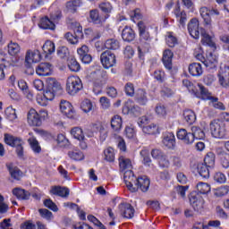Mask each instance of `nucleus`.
<instances>
[{"mask_svg": "<svg viewBox=\"0 0 229 229\" xmlns=\"http://www.w3.org/2000/svg\"><path fill=\"white\" fill-rule=\"evenodd\" d=\"M137 26L140 44V46L138 47V56L140 60H144L146 53H149V49H151V42L153 40L151 28L146 25L142 21H139Z\"/></svg>", "mask_w": 229, "mask_h": 229, "instance_id": "obj_1", "label": "nucleus"}, {"mask_svg": "<svg viewBox=\"0 0 229 229\" xmlns=\"http://www.w3.org/2000/svg\"><path fill=\"white\" fill-rule=\"evenodd\" d=\"M4 143L11 148H16V155L21 160H24V141L16 136L9 133L4 135Z\"/></svg>", "mask_w": 229, "mask_h": 229, "instance_id": "obj_2", "label": "nucleus"}, {"mask_svg": "<svg viewBox=\"0 0 229 229\" xmlns=\"http://www.w3.org/2000/svg\"><path fill=\"white\" fill-rule=\"evenodd\" d=\"M209 130L214 139H226L228 137L226 123L219 119H215L210 122Z\"/></svg>", "mask_w": 229, "mask_h": 229, "instance_id": "obj_3", "label": "nucleus"}, {"mask_svg": "<svg viewBox=\"0 0 229 229\" xmlns=\"http://www.w3.org/2000/svg\"><path fill=\"white\" fill-rule=\"evenodd\" d=\"M70 29L72 30L73 34L67 32L64 35V38L69 42V44H78L80 40L83 39V27L80 22L72 21L70 23Z\"/></svg>", "mask_w": 229, "mask_h": 229, "instance_id": "obj_4", "label": "nucleus"}, {"mask_svg": "<svg viewBox=\"0 0 229 229\" xmlns=\"http://www.w3.org/2000/svg\"><path fill=\"white\" fill-rule=\"evenodd\" d=\"M47 110H39V112H37L35 108H31L27 115L28 124L36 127L42 126V123L47 119Z\"/></svg>", "mask_w": 229, "mask_h": 229, "instance_id": "obj_5", "label": "nucleus"}, {"mask_svg": "<svg viewBox=\"0 0 229 229\" xmlns=\"http://www.w3.org/2000/svg\"><path fill=\"white\" fill-rule=\"evenodd\" d=\"M60 90H62V85L58 83L56 79L49 78L47 81V87L43 91V95L48 99V101H53Z\"/></svg>", "mask_w": 229, "mask_h": 229, "instance_id": "obj_6", "label": "nucleus"}, {"mask_svg": "<svg viewBox=\"0 0 229 229\" xmlns=\"http://www.w3.org/2000/svg\"><path fill=\"white\" fill-rule=\"evenodd\" d=\"M83 90V82L78 76L72 75L66 80V92L69 96H76L78 92Z\"/></svg>", "mask_w": 229, "mask_h": 229, "instance_id": "obj_7", "label": "nucleus"}, {"mask_svg": "<svg viewBox=\"0 0 229 229\" xmlns=\"http://www.w3.org/2000/svg\"><path fill=\"white\" fill-rule=\"evenodd\" d=\"M199 90L195 89L193 92V95L195 98H198L199 99H203V101H210V103H216V101H219V98L213 97L212 93L208 91L205 86L201 84H198Z\"/></svg>", "mask_w": 229, "mask_h": 229, "instance_id": "obj_8", "label": "nucleus"}, {"mask_svg": "<svg viewBox=\"0 0 229 229\" xmlns=\"http://www.w3.org/2000/svg\"><path fill=\"white\" fill-rule=\"evenodd\" d=\"M109 18L110 15L103 14L102 13H99V10L98 9H92L89 11V17L88 21L96 26H103Z\"/></svg>", "mask_w": 229, "mask_h": 229, "instance_id": "obj_9", "label": "nucleus"}, {"mask_svg": "<svg viewBox=\"0 0 229 229\" xmlns=\"http://www.w3.org/2000/svg\"><path fill=\"white\" fill-rule=\"evenodd\" d=\"M100 62L104 69H110L117 64V57L112 51L106 50L100 55Z\"/></svg>", "mask_w": 229, "mask_h": 229, "instance_id": "obj_10", "label": "nucleus"}, {"mask_svg": "<svg viewBox=\"0 0 229 229\" xmlns=\"http://www.w3.org/2000/svg\"><path fill=\"white\" fill-rule=\"evenodd\" d=\"M190 205L195 212H203L205 199L198 192H191L189 197Z\"/></svg>", "mask_w": 229, "mask_h": 229, "instance_id": "obj_11", "label": "nucleus"}, {"mask_svg": "<svg viewBox=\"0 0 229 229\" xmlns=\"http://www.w3.org/2000/svg\"><path fill=\"white\" fill-rule=\"evenodd\" d=\"M199 13L205 22V26L207 28H212V17L214 15H219V11L217 9L210 10L208 7H201Z\"/></svg>", "mask_w": 229, "mask_h": 229, "instance_id": "obj_12", "label": "nucleus"}, {"mask_svg": "<svg viewBox=\"0 0 229 229\" xmlns=\"http://www.w3.org/2000/svg\"><path fill=\"white\" fill-rule=\"evenodd\" d=\"M138 178L135 176V174H133V171L131 170H126L123 174V182L127 187V189L131 192H137V188H135V185L137 183Z\"/></svg>", "mask_w": 229, "mask_h": 229, "instance_id": "obj_13", "label": "nucleus"}, {"mask_svg": "<svg viewBox=\"0 0 229 229\" xmlns=\"http://www.w3.org/2000/svg\"><path fill=\"white\" fill-rule=\"evenodd\" d=\"M162 144L166 149L176 148V136L173 131H165L162 134Z\"/></svg>", "mask_w": 229, "mask_h": 229, "instance_id": "obj_14", "label": "nucleus"}, {"mask_svg": "<svg viewBox=\"0 0 229 229\" xmlns=\"http://www.w3.org/2000/svg\"><path fill=\"white\" fill-rule=\"evenodd\" d=\"M188 31L192 38L198 40L201 35V28H199V21L198 18H192L188 23Z\"/></svg>", "mask_w": 229, "mask_h": 229, "instance_id": "obj_15", "label": "nucleus"}, {"mask_svg": "<svg viewBox=\"0 0 229 229\" xmlns=\"http://www.w3.org/2000/svg\"><path fill=\"white\" fill-rule=\"evenodd\" d=\"M60 110L64 115L68 117V119H76V110H74V107L71 102L62 100L60 103Z\"/></svg>", "mask_w": 229, "mask_h": 229, "instance_id": "obj_16", "label": "nucleus"}, {"mask_svg": "<svg viewBox=\"0 0 229 229\" xmlns=\"http://www.w3.org/2000/svg\"><path fill=\"white\" fill-rule=\"evenodd\" d=\"M176 137L178 140H182L186 146H191V144L194 143V136H192V132L187 131L184 128L177 130Z\"/></svg>", "mask_w": 229, "mask_h": 229, "instance_id": "obj_17", "label": "nucleus"}, {"mask_svg": "<svg viewBox=\"0 0 229 229\" xmlns=\"http://www.w3.org/2000/svg\"><path fill=\"white\" fill-rule=\"evenodd\" d=\"M173 13L179 23V26H182V28H185V24L187 23V13L182 10L180 6V4H177L175 7L174 8Z\"/></svg>", "mask_w": 229, "mask_h": 229, "instance_id": "obj_18", "label": "nucleus"}, {"mask_svg": "<svg viewBox=\"0 0 229 229\" xmlns=\"http://www.w3.org/2000/svg\"><path fill=\"white\" fill-rule=\"evenodd\" d=\"M119 209L122 217L124 219H133L135 216V208L130 203H121L119 205Z\"/></svg>", "mask_w": 229, "mask_h": 229, "instance_id": "obj_19", "label": "nucleus"}, {"mask_svg": "<svg viewBox=\"0 0 229 229\" xmlns=\"http://www.w3.org/2000/svg\"><path fill=\"white\" fill-rule=\"evenodd\" d=\"M149 185H151V181L148 176L143 175L138 177L134 189L141 191V192H148V191H149Z\"/></svg>", "mask_w": 229, "mask_h": 229, "instance_id": "obj_20", "label": "nucleus"}, {"mask_svg": "<svg viewBox=\"0 0 229 229\" xmlns=\"http://www.w3.org/2000/svg\"><path fill=\"white\" fill-rule=\"evenodd\" d=\"M38 76H51L53 74V64L51 63H41L36 68Z\"/></svg>", "mask_w": 229, "mask_h": 229, "instance_id": "obj_21", "label": "nucleus"}, {"mask_svg": "<svg viewBox=\"0 0 229 229\" xmlns=\"http://www.w3.org/2000/svg\"><path fill=\"white\" fill-rule=\"evenodd\" d=\"M204 65L208 71L217 69V56L212 52H207Z\"/></svg>", "mask_w": 229, "mask_h": 229, "instance_id": "obj_22", "label": "nucleus"}, {"mask_svg": "<svg viewBox=\"0 0 229 229\" xmlns=\"http://www.w3.org/2000/svg\"><path fill=\"white\" fill-rule=\"evenodd\" d=\"M174 56V54L173 51L169 49H165L163 52V57H162V63L164 64V67L167 71H172L173 70V58Z\"/></svg>", "mask_w": 229, "mask_h": 229, "instance_id": "obj_23", "label": "nucleus"}, {"mask_svg": "<svg viewBox=\"0 0 229 229\" xmlns=\"http://www.w3.org/2000/svg\"><path fill=\"white\" fill-rule=\"evenodd\" d=\"M42 60V55L38 50H28L25 56V62L27 64H38Z\"/></svg>", "mask_w": 229, "mask_h": 229, "instance_id": "obj_24", "label": "nucleus"}, {"mask_svg": "<svg viewBox=\"0 0 229 229\" xmlns=\"http://www.w3.org/2000/svg\"><path fill=\"white\" fill-rule=\"evenodd\" d=\"M134 100L138 105L146 106L148 105V93L144 89H138L134 94Z\"/></svg>", "mask_w": 229, "mask_h": 229, "instance_id": "obj_25", "label": "nucleus"}, {"mask_svg": "<svg viewBox=\"0 0 229 229\" xmlns=\"http://www.w3.org/2000/svg\"><path fill=\"white\" fill-rule=\"evenodd\" d=\"M77 53L81 60L82 64H89L92 62V55L89 54V47L83 45L81 48L77 50Z\"/></svg>", "mask_w": 229, "mask_h": 229, "instance_id": "obj_26", "label": "nucleus"}, {"mask_svg": "<svg viewBox=\"0 0 229 229\" xmlns=\"http://www.w3.org/2000/svg\"><path fill=\"white\" fill-rule=\"evenodd\" d=\"M38 28L41 30H50V31H55L56 30V25L51 18L45 16L39 20Z\"/></svg>", "mask_w": 229, "mask_h": 229, "instance_id": "obj_27", "label": "nucleus"}, {"mask_svg": "<svg viewBox=\"0 0 229 229\" xmlns=\"http://www.w3.org/2000/svg\"><path fill=\"white\" fill-rule=\"evenodd\" d=\"M200 35L202 37L201 38V44L202 46H208V47H211L212 49H216V43L214 40H212V36H209L208 33H207V30L203 28H200Z\"/></svg>", "mask_w": 229, "mask_h": 229, "instance_id": "obj_28", "label": "nucleus"}, {"mask_svg": "<svg viewBox=\"0 0 229 229\" xmlns=\"http://www.w3.org/2000/svg\"><path fill=\"white\" fill-rule=\"evenodd\" d=\"M6 168L9 172V174L11 175V178L16 180L17 182L21 180V177L22 176V171H21L19 167L13 165V163L6 164Z\"/></svg>", "mask_w": 229, "mask_h": 229, "instance_id": "obj_29", "label": "nucleus"}, {"mask_svg": "<svg viewBox=\"0 0 229 229\" xmlns=\"http://www.w3.org/2000/svg\"><path fill=\"white\" fill-rule=\"evenodd\" d=\"M50 194L59 196V198H68L70 194L69 188L62 186H52Z\"/></svg>", "mask_w": 229, "mask_h": 229, "instance_id": "obj_30", "label": "nucleus"}, {"mask_svg": "<svg viewBox=\"0 0 229 229\" xmlns=\"http://www.w3.org/2000/svg\"><path fill=\"white\" fill-rule=\"evenodd\" d=\"M135 30L131 27L125 26L122 31V38L124 42H133L135 40Z\"/></svg>", "mask_w": 229, "mask_h": 229, "instance_id": "obj_31", "label": "nucleus"}, {"mask_svg": "<svg viewBox=\"0 0 229 229\" xmlns=\"http://www.w3.org/2000/svg\"><path fill=\"white\" fill-rule=\"evenodd\" d=\"M210 169H213V168L208 167V165H207L203 163H199L197 165V171H198L199 176H201V178H203V180H208L210 178Z\"/></svg>", "mask_w": 229, "mask_h": 229, "instance_id": "obj_32", "label": "nucleus"}, {"mask_svg": "<svg viewBox=\"0 0 229 229\" xmlns=\"http://www.w3.org/2000/svg\"><path fill=\"white\" fill-rule=\"evenodd\" d=\"M218 157H220V164L224 169H228L229 167V154L225 151V149L219 148L216 149Z\"/></svg>", "mask_w": 229, "mask_h": 229, "instance_id": "obj_33", "label": "nucleus"}, {"mask_svg": "<svg viewBox=\"0 0 229 229\" xmlns=\"http://www.w3.org/2000/svg\"><path fill=\"white\" fill-rule=\"evenodd\" d=\"M83 5V2L81 0H72L66 3V10L70 13H76L78 9Z\"/></svg>", "mask_w": 229, "mask_h": 229, "instance_id": "obj_34", "label": "nucleus"}, {"mask_svg": "<svg viewBox=\"0 0 229 229\" xmlns=\"http://www.w3.org/2000/svg\"><path fill=\"white\" fill-rule=\"evenodd\" d=\"M188 71L191 76L198 77L203 74V67H201V64L193 63L189 65Z\"/></svg>", "mask_w": 229, "mask_h": 229, "instance_id": "obj_35", "label": "nucleus"}, {"mask_svg": "<svg viewBox=\"0 0 229 229\" xmlns=\"http://www.w3.org/2000/svg\"><path fill=\"white\" fill-rule=\"evenodd\" d=\"M13 196H16L18 199L28 200L31 198V193L24 189L14 188L13 190Z\"/></svg>", "mask_w": 229, "mask_h": 229, "instance_id": "obj_36", "label": "nucleus"}, {"mask_svg": "<svg viewBox=\"0 0 229 229\" xmlns=\"http://www.w3.org/2000/svg\"><path fill=\"white\" fill-rule=\"evenodd\" d=\"M104 47L108 51H117L121 47V43L116 38H109L105 41Z\"/></svg>", "mask_w": 229, "mask_h": 229, "instance_id": "obj_37", "label": "nucleus"}, {"mask_svg": "<svg viewBox=\"0 0 229 229\" xmlns=\"http://www.w3.org/2000/svg\"><path fill=\"white\" fill-rule=\"evenodd\" d=\"M68 157L71 160H74V162H81V160H85V155L80 149L68 151Z\"/></svg>", "mask_w": 229, "mask_h": 229, "instance_id": "obj_38", "label": "nucleus"}, {"mask_svg": "<svg viewBox=\"0 0 229 229\" xmlns=\"http://www.w3.org/2000/svg\"><path fill=\"white\" fill-rule=\"evenodd\" d=\"M203 164L205 165H208V167H211V169H214L216 167V154L212 151L208 152L204 157Z\"/></svg>", "mask_w": 229, "mask_h": 229, "instance_id": "obj_39", "label": "nucleus"}, {"mask_svg": "<svg viewBox=\"0 0 229 229\" xmlns=\"http://www.w3.org/2000/svg\"><path fill=\"white\" fill-rule=\"evenodd\" d=\"M42 50L45 53V56H49V55H52L53 53H55V51H56L55 42L51 40H47L42 47Z\"/></svg>", "mask_w": 229, "mask_h": 229, "instance_id": "obj_40", "label": "nucleus"}, {"mask_svg": "<svg viewBox=\"0 0 229 229\" xmlns=\"http://www.w3.org/2000/svg\"><path fill=\"white\" fill-rule=\"evenodd\" d=\"M111 128L114 131H121V128H123V118L115 114L111 119Z\"/></svg>", "mask_w": 229, "mask_h": 229, "instance_id": "obj_41", "label": "nucleus"}, {"mask_svg": "<svg viewBox=\"0 0 229 229\" xmlns=\"http://www.w3.org/2000/svg\"><path fill=\"white\" fill-rule=\"evenodd\" d=\"M191 130L193 137V142L195 140H203L205 139V131L201 128L198 126H191Z\"/></svg>", "mask_w": 229, "mask_h": 229, "instance_id": "obj_42", "label": "nucleus"}, {"mask_svg": "<svg viewBox=\"0 0 229 229\" xmlns=\"http://www.w3.org/2000/svg\"><path fill=\"white\" fill-rule=\"evenodd\" d=\"M183 118L187 124H194L196 123V113L191 109H186L183 112Z\"/></svg>", "mask_w": 229, "mask_h": 229, "instance_id": "obj_43", "label": "nucleus"}, {"mask_svg": "<svg viewBox=\"0 0 229 229\" xmlns=\"http://www.w3.org/2000/svg\"><path fill=\"white\" fill-rule=\"evenodd\" d=\"M119 167L121 171H126V169H131V160L124 156H120L118 158Z\"/></svg>", "mask_w": 229, "mask_h": 229, "instance_id": "obj_44", "label": "nucleus"}, {"mask_svg": "<svg viewBox=\"0 0 229 229\" xmlns=\"http://www.w3.org/2000/svg\"><path fill=\"white\" fill-rule=\"evenodd\" d=\"M152 77L154 78V80H156V81H157V83H165L167 80V75H165V72L160 69L156 70L153 72Z\"/></svg>", "mask_w": 229, "mask_h": 229, "instance_id": "obj_45", "label": "nucleus"}, {"mask_svg": "<svg viewBox=\"0 0 229 229\" xmlns=\"http://www.w3.org/2000/svg\"><path fill=\"white\" fill-rule=\"evenodd\" d=\"M28 143L35 155L42 153V147H40L38 140H37L35 138H30L28 140Z\"/></svg>", "mask_w": 229, "mask_h": 229, "instance_id": "obj_46", "label": "nucleus"}, {"mask_svg": "<svg viewBox=\"0 0 229 229\" xmlns=\"http://www.w3.org/2000/svg\"><path fill=\"white\" fill-rule=\"evenodd\" d=\"M99 10H101V13L103 15H109L112 13V10H114V6L110 2H102L98 4Z\"/></svg>", "mask_w": 229, "mask_h": 229, "instance_id": "obj_47", "label": "nucleus"}, {"mask_svg": "<svg viewBox=\"0 0 229 229\" xmlns=\"http://www.w3.org/2000/svg\"><path fill=\"white\" fill-rule=\"evenodd\" d=\"M8 53L11 56H17L21 53V46L17 42L11 41L8 46Z\"/></svg>", "mask_w": 229, "mask_h": 229, "instance_id": "obj_48", "label": "nucleus"}, {"mask_svg": "<svg viewBox=\"0 0 229 229\" xmlns=\"http://www.w3.org/2000/svg\"><path fill=\"white\" fill-rule=\"evenodd\" d=\"M104 160L106 162H114L115 161V150L112 147H108L104 149Z\"/></svg>", "mask_w": 229, "mask_h": 229, "instance_id": "obj_49", "label": "nucleus"}, {"mask_svg": "<svg viewBox=\"0 0 229 229\" xmlns=\"http://www.w3.org/2000/svg\"><path fill=\"white\" fill-rule=\"evenodd\" d=\"M68 68L72 72H80L81 65H80L76 58L72 57L68 60Z\"/></svg>", "mask_w": 229, "mask_h": 229, "instance_id": "obj_50", "label": "nucleus"}, {"mask_svg": "<svg viewBox=\"0 0 229 229\" xmlns=\"http://www.w3.org/2000/svg\"><path fill=\"white\" fill-rule=\"evenodd\" d=\"M170 164L174 169H182L183 167V159L178 156H172L170 157Z\"/></svg>", "mask_w": 229, "mask_h": 229, "instance_id": "obj_51", "label": "nucleus"}, {"mask_svg": "<svg viewBox=\"0 0 229 229\" xmlns=\"http://www.w3.org/2000/svg\"><path fill=\"white\" fill-rule=\"evenodd\" d=\"M193 192H197L199 196H201V194H208V192H210V185L207 182H199L197 184V191Z\"/></svg>", "mask_w": 229, "mask_h": 229, "instance_id": "obj_52", "label": "nucleus"}, {"mask_svg": "<svg viewBox=\"0 0 229 229\" xmlns=\"http://www.w3.org/2000/svg\"><path fill=\"white\" fill-rule=\"evenodd\" d=\"M140 155L142 158V164L147 167H149V165H151V157H149V150L142 149L140 150Z\"/></svg>", "mask_w": 229, "mask_h": 229, "instance_id": "obj_53", "label": "nucleus"}, {"mask_svg": "<svg viewBox=\"0 0 229 229\" xmlns=\"http://www.w3.org/2000/svg\"><path fill=\"white\" fill-rule=\"evenodd\" d=\"M71 134L77 140H85V134H83V130L80 127H74L71 131Z\"/></svg>", "mask_w": 229, "mask_h": 229, "instance_id": "obj_54", "label": "nucleus"}, {"mask_svg": "<svg viewBox=\"0 0 229 229\" xmlns=\"http://www.w3.org/2000/svg\"><path fill=\"white\" fill-rule=\"evenodd\" d=\"M123 91L125 93V95L127 96V98H134L135 96V85H133V83L131 82H127L124 85V89Z\"/></svg>", "mask_w": 229, "mask_h": 229, "instance_id": "obj_55", "label": "nucleus"}, {"mask_svg": "<svg viewBox=\"0 0 229 229\" xmlns=\"http://www.w3.org/2000/svg\"><path fill=\"white\" fill-rule=\"evenodd\" d=\"M4 115L8 121H15L17 119V112L13 106L6 107Z\"/></svg>", "mask_w": 229, "mask_h": 229, "instance_id": "obj_56", "label": "nucleus"}, {"mask_svg": "<svg viewBox=\"0 0 229 229\" xmlns=\"http://www.w3.org/2000/svg\"><path fill=\"white\" fill-rule=\"evenodd\" d=\"M142 131L147 135H156L157 131H158V127L157 126V124L151 123L143 127Z\"/></svg>", "mask_w": 229, "mask_h": 229, "instance_id": "obj_57", "label": "nucleus"}, {"mask_svg": "<svg viewBox=\"0 0 229 229\" xmlns=\"http://www.w3.org/2000/svg\"><path fill=\"white\" fill-rule=\"evenodd\" d=\"M155 112L158 117H165L167 115V107L164 104H157L155 107Z\"/></svg>", "mask_w": 229, "mask_h": 229, "instance_id": "obj_58", "label": "nucleus"}, {"mask_svg": "<svg viewBox=\"0 0 229 229\" xmlns=\"http://www.w3.org/2000/svg\"><path fill=\"white\" fill-rule=\"evenodd\" d=\"M123 114H132L133 115H139L140 114V107L138 106H133L132 107L124 106L123 108Z\"/></svg>", "mask_w": 229, "mask_h": 229, "instance_id": "obj_59", "label": "nucleus"}, {"mask_svg": "<svg viewBox=\"0 0 229 229\" xmlns=\"http://www.w3.org/2000/svg\"><path fill=\"white\" fill-rule=\"evenodd\" d=\"M158 165L162 169H169L171 166V161L165 154L158 159Z\"/></svg>", "mask_w": 229, "mask_h": 229, "instance_id": "obj_60", "label": "nucleus"}, {"mask_svg": "<svg viewBox=\"0 0 229 229\" xmlns=\"http://www.w3.org/2000/svg\"><path fill=\"white\" fill-rule=\"evenodd\" d=\"M43 203L44 206L49 208V210H52V212H58V206H56L51 199H46Z\"/></svg>", "mask_w": 229, "mask_h": 229, "instance_id": "obj_61", "label": "nucleus"}, {"mask_svg": "<svg viewBox=\"0 0 229 229\" xmlns=\"http://www.w3.org/2000/svg\"><path fill=\"white\" fill-rule=\"evenodd\" d=\"M218 82L224 89H229V75H217Z\"/></svg>", "mask_w": 229, "mask_h": 229, "instance_id": "obj_62", "label": "nucleus"}, {"mask_svg": "<svg viewBox=\"0 0 229 229\" xmlns=\"http://www.w3.org/2000/svg\"><path fill=\"white\" fill-rule=\"evenodd\" d=\"M228 192H229V186L225 185V186H221V187L217 188L215 194L218 198H223V196H226V194H228Z\"/></svg>", "mask_w": 229, "mask_h": 229, "instance_id": "obj_63", "label": "nucleus"}, {"mask_svg": "<svg viewBox=\"0 0 229 229\" xmlns=\"http://www.w3.org/2000/svg\"><path fill=\"white\" fill-rule=\"evenodd\" d=\"M92 102L89 99H85L81 102V108L85 112V114H89L92 110Z\"/></svg>", "mask_w": 229, "mask_h": 229, "instance_id": "obj_64", "label": "nucleus"}]
</instances>
